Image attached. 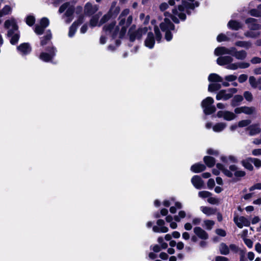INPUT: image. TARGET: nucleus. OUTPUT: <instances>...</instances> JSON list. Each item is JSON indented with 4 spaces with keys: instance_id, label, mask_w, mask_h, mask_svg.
<instances>
[{
    "instance_id": "nucleus-1",
    "label": "nucleus",
    "mask_w": 261,
    "mask_h": 261,
    "mask_svg": "<svg viewBox=\"0 0 261 261\" xmlns=\"http://www.w3.org/2000/svg\"><path fill=\"white\" fill-rule=\"evenodd\" d=\"M129 10L124 9L119 17V24L115 25V22H113L103 27V30L106 34L112 33L113 38L115 37L119 34V38H122L125 35L127 28L132 23L133 17L130 15L125 19V17L128 15Z\"/></svg>"
},
{
    "instance_id": "nucleus-2",
    "label": "nucleus",
    "mask_w": 261,
    "mask_h": 261,
    "mask_svg": "<svg viewBox=\"0 0 261 261\" xmlns=\"http://www.w3.org/2000/svg\"><path fill=\"white\" fill-rule=\"evenodd\" d=\"M75 3L73 2H69L64 3L62 5L59 9V13H62L65 10L66 12L63 16V18L66 17L65 21L66 23H69L73 19V14L75 12L76 14H82L83 7L78 6L74 8Z\"/></svg>"
},
{
    "instance_id": "nucleus-3",
    "label": "nucleus",
    "mask_w": 261,
    "mask_h": 261,
    "mask_svg": "<svg viewBox=\"0 0 261 261\" xmlns=\"http://www.w3.org/2000/svg\"><path fill=\"white\" fill-rule=\"evenodd\" d=\"M214 54L218 56L223 55H230L237 59L243 60L247 57V52L244 50L238 51L234 47L226 48L225 47H218L215 50Z\"/></svg>"
},
{
    "instance_id": "nucleus-4",
    "label": "nucleus",
    "mask_w": 261,
    "mask_h": 261,
    "mask_svg": "<svg viewBox=\"0 0 261 261\" xmlns=\"http://www.w3.org/2000/svg\"><path fill=\"white\" fill-rule=\"evenodd\" d=\"M4 27L8 30L7 36L11 38L10 39L11 44L15 45L17 43L19 39V33L16 20L13 18L7 20L5 22Z\"/></svg>"
},
{
    "instance_id": "nucleus-5",
    "label": "nucleus",
    "mask_w": 261,
    "mask_h": 261,
    "mask_svg": "<svg viewBox=\"0 0 261 261\" xmlns=\"http://www.w3.org/2000/svg\"><path fill=\"white\" fill-rule=\"evenodd\" d=\"M148 29L147 27H142L136 30V26L132 25L128 31L130 41L133 42L136 39H141L142 36L145 35Z\"/></svg>"
},
{
    "instance_id": "nucleus-6",
    "label": "nucleus",
    "mask_w": 261,
    "mask_h": 261,
    "mask_svg": "<svg viewBox=\"0 0 261 261\" xmlns=\"http://www.w3.org/2000/svg\"><path fill=\"white\" fill-rule=\"evenodd\" d=\"M214 100L211 97H207L202 100L201 107L203 109V112L206 115H210L216 111V108L212 105Z\"/></svg>"
},
{
    "instance_id": "nucleus-7",
    "label": "nucleus",
    "mask_w": 261,
    "mask_h": 261,
    "mask_svg": "<svg viewBox=\"0 0 261 261\" xmlns=\"http://www.w3.org/2000/svg\"><path fill=\"white\" fill-rule=\"evenodd\" d=\"M46 50L48 52H42L40 54L39 58L46 62H51L54 57L56 56L57 52L56 48L51 45L47 47Z\"/></svg>"
},
{
    "instance_id": "nucleus-8",
    "label": "nucleus",
    "mask_w": 261,
    "mask_h": 261,
    "mask_svg": "<svg viewBox=\"0 0 261 261\" xmlns=\"http://www.w3.org/2000/svg\"><path fill=\"white\" fill-rule=\"evenodd\" d=\"M238 90L236 88H232L228 89L226 90H220L216 95V99L218 100H226L232 97L233 94L237 92Z\"/></svg>"
},
{
    "instance_id": "nucleus-9",
    "label": "nucleus",
    "mask_w": 261,
    "mask_h": 261,
    "mask_svg": "<svg viewBox=\"0 0 261 261\" xmlns=\"http://www.w3.org/2000/svg\"><path fill=\"white\" fill-rule=\"evenodd\" d=\"M233 221L237 226L242 228L243 226H249L250 225V221L244 216H235L233 218Z\"/></svg>"
},
{
    "instance_id": "nucleus-10",
    "label": "nucleus",
    "mask_w": 261,
    "mask_h": 261,
    "mask_svg": "<svg viewBox=\"0 0 261 261\" xmlns=\"http://www.w3.org/2000/svg\"><path fill=\"white\" fill-rule=\"evenodd\" d=\"M218 118H223L227 121H231L236 118V115L231 112L228 111H219L217 113Z\"/></svg>"
},
{
    "instance_id": "nucleus-11",
    "label": "nucleus",
    "mask_w": 261,
    "mask_h": 261,
    "mask_svg": "<svg viewBox=\"0 0 261 261\" xmlns=\"http://www.w3.org/2000/svg\"><path fill=\"white\" fill-rule=\"evenodd\" d=\"M98 9V6L96 5H92L90 2L85 4L84 7V13L88 16L92 15L95 13Z\"/></svg>"
},
{
    "instance_id": "nucleus-12",
    "label": "nucleus",
    "mask_w": 261,
    "mask_h": 261,
    "mask_svg": "<svg viewBox=\"0 0 261 261\" xmlns=\"http://www.w3.org/2000/svg\"><path fill=\"white\" fill-rule=\"evenodd\" d=\"M194 232L198 238L205 240L208 238V233L200 227H195L193 229Z\"/></svg>"
},
{
    "instance_id": "nucleus-13",
    "label": "nucleus",
    "mask_w": 261,
    "mask_h": 261,
    "mask_svg": "<svg viewBox=\"0 0 261 261\" xmlns=\"http://www.w3.org/2000/svg\"><path fill=\"white\" fill-rule=\"evenodd\" d=\"M191 182L195 188L200 189L203 187L204 182L198 175H194L191 179Z\"/></svg>"
},
{
    "instance_id": "nucleus-14",
    "label": "nucleus",
    "mask_w": 261,
    "mask_h": 261,
    "mask_svg": "<svg viewBox=\"0 0 261 261\" xmlns=\"http://www.w3.org/2000/svg\"><path fill=\"white\" fill-rule=\"evenodd\" d=\"M232 61L233 58L231 56H221L217 59V63L221 66L228 65L229 63H231Z\"/></svg>"
},
{
    "instance_id": "nucleus-15",
    "label": "nucleus",
    "mask_w": 261,
    "mask_h": 261,
    "mask_svg": "<svg viewBox=\"0 0 261 261\" xmlns=\"http://www.w3.org/2000/svg\"><path fill=\"white\" fill-rule=\"evenodd\" d=\"M18 50L22 55H25L29 54L31 51V47L29 43H23L17 47Z\"/></svg>"
},
{
    "instance_id": "nucleus-16",
    "label": "nucleus",
    "mask_w": 261,
    "mask_h": 261,
    "mask_svg": "<svg viewBox=\"0 0 261 261\" xmlns=\"http://www.w3.org/2000/svg\"><path fill=\"white\" fill-rule=\"evenodd\" d=\"M247 129L249 131V134L251 136L256 135L261 132V129L258 124L251 125L247 128Z\"/></svg>"
},
{
    "instance_id": "nucleus-17",
    "label": "nucleus",
    "mask_w": 261,
    "mask_h": 261,
    "mask_svg": "<svg viewBox=\"0 0 261 261\" xmlns=\"http://www.w3.org/2000/svg\"><path fill=\"white\" fill-rule=\"evenodd\" d=\"M155 43L154 38L152 33L149 32L147 34L146 39L145 40V45L149 48H152Z\"/></svg>"
},
{
    "instance_id": "nucleus-18",
    "label": "nucleus",
    "mask_w": 261,
    "mask_h": 261,
    "mask_svg": "<svg viewBox=\"0 0 261 261\" xmlns=\"http://www.w3.org/2000/svg\"><path fill=\"white\" fill-rule=\"evenodd\" d=\"M255 19L249 18L246 20V23L249 24L248 28L253 30H259L260 29V25L258 24L255 23Z\"/></svg>"
},
{
    "instance_id": "nucleus-19",
    "label": "nucleus",
    "mask_w": 261,
    "mask_h": 261,
    "mask_svg": "<svg viewBox=\"0 0 261 261\" xmlns=\"http://www.w3.org/2000/svg\"><path fill=\"white\" fill-rule=\"evenodd\" d=\"M249 82L253 88H258L259 90H261V77L256 80L254 76H251L249 77Z\"/></svg>"
},
{
    "instance_id": "nucleus-20",
    "label": "nucleus",
    "mask_w": 261,
    "mask_h": 261,
    "mask_svg": "<svg viewBox=\"0 0 261 261\" xmlns=\"http://www.w3.org/2000/svg\"><path fill=\"white\" fill-rule=\"evenodd\" d=\"M52 37L51 33L50 30H48L46 31L45 35L40 38L41 41L40 44L41 45L43 46L50 42Z\"/></svg>"
},
{
    "instance_id": "nucleus-21",
    "label": "nucleus",
    "mask_w": 261,
    "mask_h": 261,
    "mask_svg": "<svg viewBox=\"0 0 261 261\" xmlns=\"http://www.w3.org/2000/svg\"><path fill=\"white\" fill-rule=\"evenodd\" d=\"M117 1H113L111 6V8L109 11V13L112 16H116L120 11V8L118 6H117Z\"/></svg>"
},
{
    "instance_id": "nucleus-22",
    "label": "nucleus",
    "mask_w": 261,
    "mask_h": 261,
    "mask_svg": "<svg viewBox=\"0 0 261 261\" xmlns=\"http://www.w3.org/2000/svg\"><path fill=\"white\" fill-rule=\"evenodd\" d=\"M241 163L246 169L249 171H252L253 170V167L252 165V158H247L242 160Z\"/></svg>"
},
{
    "instance_id": "nucleus-23",
    "label": "nucleus",
    "mask_w": 261,
    "mask_h": 261,
    "mask_svg": "<svg viewBox=\"0 0 261 261\" xmlns=\"http://www.w3.org/2000/svg\"><path fill=\"white\" fill-rule=\"evenodd\" d=\"M200 210L207 216H211L216 214L217 209L211 207L202 206L200 207Z\"/></svg>"
},
{
    "instance_id": "nucleus-24",
    "label": "nucleus",
    "mask_w": 261,
    "mask_h": 261,
    "mask_svg": "<svg viewBox=\"0 0 261 261\" xmlns=\"http://www.w3.org/2000/svg\"><path fill=\"white\" fill-rule=\"evenodd\" d=\"M205 166L202 164H195L191 167V170L195 173H199L204 171L205 169Z\"/></svg>"
},
{
    "instance_id": "nucleus-25",
    "label": "nucleus",
    "mask_w": 261,
    "mask_h": 261,
    "mask_svg": "<svg viewBox=\"0 0 261 261\" xmlns=\"http://www.w3.org/2000/svg\"><path fill=\"white\" fill-rule=\"evenodd\" d=\"M227 26L229 28L234 30H238L242 28L241 24L239 22L235 20L229 21L227 24Z\"/></svg>"
},
{
    "instance_id": "nucleus-26",
    "label": "nucleus",
    "mask_w": 261,
    "mask_h": 261,
    "mask_svg": "<svg viewBox=\"0 0 261 261\" xmlns=\"http://www.w3.org/2000/svg\"><path fill=\"white\" fill-rule=\"evenodd\" d=\"M208 80L210 82L214 83L222 82L223 81L222 77L216 73L210 74L208 76Z\"/></svg>"
},
{
    "instance_id": "nucleus-27",
    "label": "nucleus",
    "mask_w": 261,
    "mask_h": 261,
    "mask_svg": "<svg viewBox=\"0 0 261 261\" xmlns=\"http://www.w3.org/2000/svg\"><path fill=\"white\" fill-rule=\"evenodd\" d=\"M237 46L248 49L252 46V43L250 41H238L235 43Z\"/></svg>"
},
{
    "instance_id": "nucleus-28",
    "label": "nucleus",
    "mask_w": 261,
    "mask_h": 261,
    "mask_svg": "<svg viewBox=\"0 0 261 261\" xmlns=\"http://www.w3.org/2000/svg\"><path fill=\"white\" fill-rule=\"evenodd\" d=\"M220 252L223 255H227L229 253V247L226 244L222 243L219 247Z\"/></svg>"
},
{
    "instance_id": "nucleus-29",
    "label": "nucleus",
    "mask_w": 261,
    "mask_h": 261,
    "mask_svg": "<svg viewBox=\"0 0 261 261\" xmlns=\"http://www.w3.org/2000/svg\"><path fill=\"white\" fill-rule=\"evenodd\" d=\"M249 14L253 16L261 17V4L259 5L256 9L250 10Z\"/></svg>"
},
{
    "instance_id": "nucleus-30",
    "label": "nucleus",
    "mask_w": 261,
    "mask_h": 261,
    "mask_svg": "<svg viewBox=\"0 0 261 261\" xmlns=\"http://www.w3.org/2000/svg\"><path fill=\"white\" fill-rule=\"evenodd\" d=\"M226 126V124L223 122L218 123L213 127V129L215 132H220L222 131Z\"/></svg>"
},
{
    "instance_id": "nucleus-31",
    "label": "nucleus",
    "mask_w": 261,
    "mask_h": 261,
    "mask_svg": "<svg viewBox=\"0 0 261 261\" xmlns=\"http://www.w3.org/2000/svg\"><path fill=\"white\" fill-rule=\"evenodd\" d=\"M203 160L205 164L209 167H213L215 164V160L214 158L212 156H205Z\"/></svg>"
},
{
    "instance_id": "nucleus-32",
    "label": "nucleus",
    "mask_w": 261,
    "mask_h": 261,
    "mask_svg": "<svg viewBox=\"0 0 261 261\" xmlns=\"http://www.w3.org/2000/svg\"><path fill=\"white\" fill-rule=\"evenodd\" d=\"M217 167L219 169L221 170L223 173L227 177H231L233 176L232 172L227 169H224L223 167V165L220 163L217 164Z\"/></svg>"
},
{
    "instance_id": "nucleus-33",
    "label": "nucleus",
    "mask_w": 261,
    "mask_h": 261,
    "mask_svg": "<svg viewBox=\"0 0 261 261\" xmlns=\"http://www.w3.org/2000/svg\"><path fill=\"white\" fill-rule=\"evenodd\" d=\"M221 88V85L219 83H214L210 84L208 86V90L210 92L218 90Z\"/></svg>"
},
{
    "instance_id": "nucleus-34",
    "label": "nucleus",
    "mask_w": 261,
    "mask_h": 261,
    "mask_svg": "<svg viewBox=\"0 0 261 261\" xmlns=\"http://www.w3.org/2000/svg\"><path fill=\"white\" fill-rule=\"evenodd\" d=\"M243 99V96L240 95H237L234 96L233 99L231 100V105L233 107H234L238 105L240 102H241Z\"/></svg>"
},
{
    "instance_id": "nucleus-35",
    "label": "nucleus",
    "mask_w": 261,
    "mask_h": 261,
    "mask_svg": "<svg viewBox=\"0 0 261 261\" xmlns=\"http://www.w3.org/2000/svg\"><path fill=\"white\" fill-rule=\"evenodd\" d=\"M99 18V16L98 14L95 15L93 16L90 20V25L92 27H94L96 25L99 26L98 20Z\"/></svg>"
},
{
    "instance_id": "nucleus-36",
    "label": "nucleus",
    "mask_w": 261,
    "mask_h": 261,
    "mask_svg": "<svg viewBox=\"0 0 261 261\" xmlns=\"http://www.w3.org/2000/svg\"><path fill=\"white\" fill-rule=\"evenodd\" d=\"M152 230L154 232H167L168 231V228L166 226L159 227V226H154Z\"/></svg>"
},
{
    "instance_id": "nucleus-37",
    "label": "nucleus",
    "mask_w": 261,
    "mask_h": 261,
    "mask_svg": "<svg viewBox=\"0 0 261 261\" xmlns=\"http://www.w3.org/2000/svg\"><path fill=\"white\" fill-rule=\"evenodd\" d=\"M103 34H102L100 38V43L101 44H104L106 42V38L105 36H111L112 37V39H116L117 37L119 38V34L115 37L113 38L112 36V33L106 34L103 30Z\"/></svg>"
},
{
    "instance_id": "nucleus-38",
    "label": "nucleus",
    "mask_w": 261,
    "mask_h": 261,
    "mask_svg": "<svg viewBox=\"0 0 261 261\" xmlns=\"http://www.w3.org/2000/svg\"><path fill=\"white\" fill-rule=\"evenodd\" d=\"M243 113L251 115L255 112V108L253 107H243Z\"/></svg>"
},
{
    "instance_id": "nucleus-39",
    "label": "nucleus",
    "mask_w": 261,
    "mask_h": 261,
    "mask_svg": "<svg viewBox=\"0 0 261 261\" xmlns=\"http://www.w3.org/2000/svg\"><path fill=\"white\" fill-rule=\"evenodd\" d=\"M77 27V25H76V23H73L70 27L68 32V36L69 37H72L74 35L76 31Z\"/></svg>"
},
{
    "instance_id": "nucleus-40",
    "label": "nucleus",
    "mask_w": 261,
    "mask_h": 261,
    "mask_svg": "<svg viewBox=\"0 0 261 261\" xmlns=\"http://www.w3.org/2000/svg\"><path fill=\"white\" fill-rule=\"evenodd\" d=\"M245 36L247 37L255 38L260 35L259 32H254L252 31H247L245 33Z\"/></svg>"
},
{
    "instance_id": "nucleus-41",
    "label": "nucleus",
    "mask_w": 261,
    "mask_h": 261,
    "mask_svg": "<svg viewBox=\"0 0 261 261\" xmlns=\"http://www.w3.org/2000/svg\"><path fill=\"white\" fill-rule=\"evenodd\" d=\"M11 7L9 6H5L3 8V9L0 10V17H2L4 15L9 14V13L11 11Z\"/></svg>"
},
{
    "instance_id": "nucleus-42",
    "label": "nucleus",
    "mask_w": 261,
    "mask_h": 261,
    "mask_svg": "<svg viewBox=\"0 0 261 261\" xmlns=\"http://www.w3.org/2000/svg\"><path fill=\"white\" fill-rule=\"evenodd\" d=\"M207 202L211 204L218 205L220 203V199L216 197H213L210 196L207 199Z\"/></svg>"
},
{
    "instance_id": "nucleus-43",
    "label": "nucleus",
    "mask_w": 261,
    "mask_h": 261,
    "mask_svg": "<svg viewBox=\"0 0 261 261\" xmlns=\"http://www.w3.org/2000/svg\"><path fill=\"white\" fill-rule=\"evenodd\" d=\"M186 213L184 211H180L178 213V215H176L174 217V220L177 222H179L180 219L186 217Z\"/></svg>"
},
{
    "instance_id": "nucleus-44",
    "label": "nucleus",
    "mask_w": 261,
    "mask_h": 261,
    "mask_svg": "<svg viewBox=\"0 0 261 261\" xmlns=\"http://www.w3.org/2000/svg\"><path fill=\"white\" fill-rule=\"evenodd\" d=\"M221 161L224 162H227L228 159L230 160L232 163H236L237 162V158L232 155H230L228 156V158H227L226 156H222L221 158Z\"/></svg>"
},
{
    "instance_id": "nucleus-45",
    "label": "nucleus",
    "mask_w": 261,
    "mask_h": 261,
    "mask_svg": "<svg viewBox=\"0 0 261 261\" xmlns=\"http://www.w3.org/2000/svg\"><path fill=\"white\" fill-rule=\"evenodd\" d=\"M212 195V194L208 192V191H200L199 193H198V196L200 197H201L202 198H209L210 196H211Z\"/></svg>"
},
{
    "instance_id": "nucleus-46",
    "label": "nucleus",
    "mask_w": 261,
    "mask_h": 261,
    "mask_svg": "<svg viewBox=\"0 0 261 261\" xmlns=\"http://www.w3.org/2000/svg\"><path fill=\"white\" fill-rule=\"evenodd\" d=\"M45 28L41 25H36L35 28V32L38 35H42Z\"/></svg>"
},
{
    "instance_id": "nucleus-47",
    "label": "nucleus",
    "mask_w": 261,
    "mask_h": 261,
    "mask_svg": "<svg viewBox=\"0 0 261 261\" xmlns=\"http://www.w3.org/2000/svg\"><path fill=\"white\" fill-rule=\"evenodd\" d=\"M205 227L208 230H211L215 224V222L213 220H205L204 221Z\"/></svg>"
},
{
    "instance_id": "nucleus-48",
    "label": "nucleus",
    "mask_w": 261,
    "mask_h": 261,
    "mask_svg": "<svg viewBox=\"0 0 261 261\" xmlns=\"http://www.w3.org/2000/svg\"><path fill=\"white\" fill-rule=\"evenodd\" d=\"M154 31L156 39L157 41L160 42L162 37L160 30L158 27L155 26L154 27Z\"/></svg>"
},
{
    "instance_id": "nucleus-49",
    "label": "nucleus",
    "mask_w": 261,
    "mask_h": 261,
    "mask_svg": "<svg viewBox=\"0 0 261 261\" xmlns=\"http://www.w3.org/2000/svg\"><path fill=\"white\" fill-rule=\"evenodd\" d=\"M111 17H112V16L109 13L105 15L100 19L99 23V26L102 25V24L108 21Z\"/></svg>"
},
{
    "instance_id": "nucleus-50",
    "label": "nucleus",
    "mask_w": 261,
    "mask_h": 261,
    "mask_svg": "<svg viewBox=\"0 0 261 261\" xmlns=\"http://www.w3.org/2000/svg\"><path fill=\"white\" fill-rule=\"evenodd\" d=\"M35 17L33 16L30 15L27 17L26 23L30 26L33 25L35 22Z\"/></svg>"
},
{
    "instance_id": "nucleus-51",
    "label": "nucleus",
    "mask_w": 261,
    "mask_h": 261,
    "mask_svg": "<svg viewBox=\"0 0 261 261\" xmlns=\"http://www.w3.org/2000/svg\"><path fill=\"white\" fill-rule=\"evenodd\" d=\"M217 40L218 42H222L225 41H228L229 38L226 35L223 34H220L217 36Z\"/></svg>"
},
{
    "instance_id": "nucleus-52",
    "label": "nucleus",
    "mask_w": 261,
    "mask_h": 261,
    "mask_svg": "<svg viewBox=\"0 0 261 261\" xmlns=\"http://www.w3.org/2000/svg\"><path fill=\"white\" fill-rule=\"evenodd\" d=\"M244 96L246 100L251 101L253 100V96L251 92L245 91L244 93Z\"/></svg>"
},
{
    "instance_id": "nucleus-53",
    "label": "nucleus",
    "mask_w": 261,
    "mask_h": 261,
    "mask_svg": "<svg viewBox=\"0 0 261 261\" xmlns=\"http://www.w3.org/2000/svg\"><path fill=\"white\" fill-rule=\"evenodd\" d=\"M251 123L250 120H243L239 122L238 126L239 127H245Z\"/></svg>"
},
{
    "instance_id": "nucleus-54",
    "label": "nucleus",
    "mask_w": 261,
    "mask_h": 261,
    "mask_svg": "<svg viewBox=\"0 0 261 261\" xmlns=\"http://www.w3.org/2000/svg\"><path fill=\"white\" fill-rule=\"evenodd\" d=\"M48 24L49 20L47 18L44 17L41 19L40 25L46 28L48 25Z\"/></svg>"
},
{
    "instance_id": "nucleus-55",
    "label": "nucleus",
    "mask_w": 261,
    "mask_h": 261,
    "mask_svg": "<svg viewBox=\"0 0 261 261\" xmlns=\"http://www.w3.org/2000/svg\"><path fill=\"white\" fill-rule=\"evenodd\" d=\"M226 68L230 70H237L238 69V63H229L227 66Z\"/></svg>"
},
{
    "instance_id": "nucleus-56",
    "label": "nucleus",
    "mask_w": 261,
    "mask_h": 261,
    "mask_svg": "<svg viewBox=\"0 0 261 261\" xmlns=\"http://www.w3.org/2000/svg\"><path fill=\"white\" fill-rule=\"evenodd\" d=\"M252 163L257 168L261 167V160L258 159L252 158Z\"/></svg>"
},
{
    "instance_id": "nucleus-57",
    "label": "nucleus",
    "mask_w": 261,
    "mask_h": 261,
    "mask_svg": "<svg viewBox=\"0 0 261 261\" xmlns=\"http://www.w3.org/2000/svg\"><path fill=\"white\" fill-rule=\"evenodd\" d=\"M237 76L236 75L231 74L226 75L225 76L224 79L227 81V82H233L236 80H237Z\"/></svg>"
},
{
    "instance_id": "nucleus-58",
    "label": "nucleus",
    "mask_w": 261,
    "mask_h": 261,
    "mask_svg": "<svg viewBox=\"0 0 261 261\" xmlns=\"http://www.w3.org/2000/svg\"><path fill=\"white\" fill-rule=\"evenodd\" d=\"M243 240L245 245L249 248H251L253 246V242L249 239L243 238Z\"/></svg>"
},
{
    "instance_id": "nucleus-59",
    "label": "nucleus",
    "mask_w": 261,
    "mask_h": 261,
    "mask_svg": "<svg viewBox=\"0 0 261 261\" xmlns=\"http://www.w3.org/2000/svg\"><path fill=\"white\" fill-rule=\"evenodd\" d=\"M238 68L245 69L249 67L250 64L247 62H239Z\"/></svg>"
},
{
    "instance_id": "nucleus-60",
    "label": "nucleus",
    "mask_w": 261,
    "mask_h": 261,
    "mask_svg": "<svg viewBox=\"0 0 261 261\" xmlns=\"http://www.w3.org/2000/svg\"><path fill=\"white\" fill-rule=\"evenodd\" d=\"M84 21V16L83 14L80 15L78 17L77 20L74 22L73 23H76V25L78 27L79 25L81 24Z\"/></svg>"
},
{
    "instance_id": "nucleus-61",
    "label": "nucleus",
    "mask_w": 261,
    "mask_h": 261,
    "mask_svg": "<svg viewBox=\"0 0 261 261\" xmlns=\"http://www.w3.org/2000/svg\"><path fill=\"white\" fill-rule=\"evenodd\" d=\"M229 250L234 253H237L239 251V247L235 244H230L229 246Z\"/></svg>"
},
{
    "instance_id": "nucleus-62",
    "label": "nucleus",
    "mask_w": 261,
    "mask_h": 261,
    "mask_svg": "<svg viewBox=\"0 0 261 261\" xmlns=\"http://www.w3.org/2000/svg\"><path fill=\"white\" fill-rule=\"evenodd\" d=\"M248 79V75L245 74H241L239 78L238 81L240 83H242L245 82Z\"/></svg>"
},
{
    "instance_id": "nucleus-63",
    "label": "nucleus",
    "mask_w": 261,
    "mask_h": 261,
    "mask_svg": "<svg viewBox=\"0 0 261 261\" xmlns=\"http://www.w3.org/2000/svg\"><path fill=\"white\" fill-rule=\"evenodd\" d=\"M215 185V182L214 179L210 178L207 181V187L208 189H212L214 188Z\"/></svg>"
},
{
    "instance_id": "nucleus-64",
    "label": "nucleus",
    "mask_w": 261,
    "mask_h": 261,
    "mask_svg": "<svg viewBox=\"0 0 261 261\" xmlns=\"http://www.w3.org/2000/svg\"><path fill=\"white\" fill-rule=\"evenodd\" d=\"M261 190V183H257L256 184H255L253 186L249 188V190L250 191H253L254 190Z\"/></svg>"
}]
</instances>
